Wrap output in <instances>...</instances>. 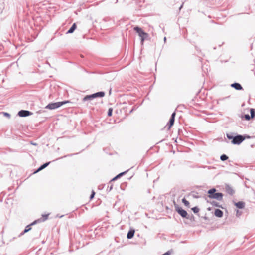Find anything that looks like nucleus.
<instances>
[{
  "label": "nucleus",
  "instance_id": "f257e3e1",
  "mask_svg": "<svg viewBox=\"0 0 255 255\" xmlns=\"http://www.w3.org/2000/svg\"><path fill=\"white\" fill-rule=\"evenodd\" d=\"M226 136L228 139L231 140L233 144L239 145L246 139L245 136L234 132L227 133Z\"/></svg>",
  "mask_w": 255,
  "mask_h": 255
},
{
  "label": "nucleus",
  "instance_id": "f03ea898",
  "mask_svg": "<svg viewBox=\"0 0 255 255\" xmlns=\"http://www.w3.org/2000/svg\"><path fill=\"white\" fill-rule=\"evenodd\" d=\"M216 189L213 188L209 190L207 192L209 194L208 197L211 199H215L219 201H221L223 199V194L220 192L216 193Z\"/></svg>",
  "mask_w": 255,
  "mask_h": 255
},
{
  "label": "nucleus",
  "instance_id": "7ed1b4c3",
  "mask_svg": "<svg viewBox=\"0 0 255 255\" xmlns=\"http://www.w3.org/2000/svg\"><path fill=\"white\" fill-rule=\"evenodd\" d=\"M134 30L138 34V35L141 38V43L143 44L144 41L148 37V34L145 32L142 28L138 26L135 27Z\"/></svg>",
  "mask_w": 255,
  "mask_h": 255
},
{
  "label": "nucleus",
  "instance_id": "20e7f679",
  "mask_svg": "<svg viewBox=\"0 0 255 255\" xmlns=\"http://www.w3.org/2000/svg\"><path fill=\"white\" fill-rule=\"evenodd\" d=\"M69 101H61V102H55V103H50L48 104L45 107V108L48 109H50V110L55 109H57V108L62 106L64 104H66L67 103H69Z\"/></svg>",
  "mask_w": 255,
  "mask_h": 255
},
{
  "label": "nucleus",
  "instance_id": "39448f33",
  "mask_svg": "<svg viewBox=\"0 0 255 255\" xmlns=\"http://www.w3.org/2000/svg\"><path fill=\"white\" fill-rule=\"evenodd\" d=\"M175 211L182 217L185 218H190L189 217V214L187 211L181 207H179L177 204L174 202Z\"/></svg>",
  "mask_w": 255,
  "mask_h": 255
},
{
  "label": "nucleus",
  "instance_id": "423d86ee",
  "mask_svg": "<svg viewBox=\"0 0 255 255\" xmlns=\"http://www.w3.org/2000/svg\"><path fill=\"white\" fill-rule=\"evenodd\" d=\"M41 221L40 219H38V220H35L34 222H33L31 224L27 225L25 229L23 231H22L19 235V237H20L21 236H22L23 235H24L25 233L28 232V231H29L31 229V226L32 225H35L36 224V223H39V222Z\"/></svg>",
  "mask_w": 255,
  "mask_h": 255
},
{
  "label": "nucleus",
  "instance_id": "0eeeda50",
  "mask_svg": "<svg viewBox=\"0 0 255 255\" xmlns=\"http://www.w3.org/2000/svg\"><path fill=\"white\" fill-rule=\"evenodd\" d=\"M32 114L33 113L31 112L24 110H21L18 113V115L21 117H26Z\"/></svg>",
  "mask_w": 255,
  "mask_h": 255
},
{
  "label": "nucleus",
  "instance_id": "6e6552de",
  "mask_svg": "<svg viewBox=\"0 0 255 255\" xmlns=\"http://www.w3.org/2000/svg\"><path fill=\"white\" fill-rule=\"evenodd\" d=\"M225 189L227 193L230 195H233L235 193L234 189L229 185H226Z\"/></svg>",
  "mask_w": 255,
  "mask_h": 255
},
{
  "label": "nucleus",
  "instance_id": "1a4fd4ad",
  "mask_svg": "<svg viewBox=\"0 0 255 255\" xmlns=\"http://www.w3.org/2000/svg\"><path fill=\"white\" fill-rule=\"evenodd\" d=\"M231 87L237 90H241L243 89L241 85L239 83L235 82L234 83H232L231 85Z\"/></svg>",
  "mask_w": 255,
  "mask_h": 255
},
{
  "label": "nucleus",
  "instance_id": "9d476101",
  "mask_svg": "<svg viewBox=\"0 0 255 255\" xmlns=\"http://www.w3.org/2000/svg\"><path fill=\"white\" fill-rule=\"evenodd\" d=\"M105 93L103 91H99L94 94H92V95H93L94 99L96 98L103 97L105 96Z\"/></svg>",
  "mask_w": 255,
  "mask_h": 255
},
{
  "label": "nucleus",
  "instance_id": "9b49d317",
  "mask_svg": "<svg viewBox=\"0 0 255 255\" xmlns=\"http://www.w3.org/2000/svg\"><path fill=\"white\" fill-rule=\"evenodd\" d=\"M50 163V162H46L43 164H42V165H41L34 172V173H36L39 171H40L41 170L44 169V168H45L46 167H47Z\"/></svg>",
  "mask_w": 255,
  "mask_h": 255
},
{
  "label": "nucleus",
  "instance_id": "f8f14e48",
  "mask_svg": "<svg viewBox=\"0 0 255 255\" xmlns=\"http://www.w3.org/2000/svg\"><path fill=\"white\" fill-rule=\"evenodd\" d=\"M214 214L216 217L221 218L223 216V212L220 209H216L215 210Z\"/></svg>",
  "mask_w": 255,
  "mask_h": 255
},
{
  "label": "nucleus",
  "instance_id": "ddd939ff",
  "mask_svg": "<svg viewBox=\"0 0 255 255\" xmlns=\"http://www.w3.org/2000/svg\"><path fill=\"white\" fill-rule=\"evenodd\" d=\"M135 233L134 229H130L128 233L127 237L128 239H130L133 238Z\"/></svg>",
  "mask_w": 255,
  "mask_h": 255
},
{
  "label": "nucleus",
  "instance_id": "4468645a",
  "mask_svg": "<svg viewBox=\"0 0 255 255\" xmlns=\"http://www.w3.org/2000/svg\"><path fill=\"white\" fill-rule=\"evenodd\" d=\"M77 28L75 23H73L70 28L67 31L66 34H71L74 32Z\"/></svg>",
  "mask_w": 255,
  "mask_h": 255
},
{
  "label": "nucleus",
  "instance_id": "2eb2a0df",
  "mask_svg": "<svg viewBox=\"0 0 255 255\" xmlns=\"http://www.w3.org/2000/svg\"><path fill=\"white\" fill-rule=\"evenodd\" d=\"M235 205L239 209H243L245 207V203L243 201H239L235 203Z\"/></svg>",
  "mask_w": 255,
  "mask_h": 255
},
{
  "label": "nucleus",
  "instance_id": "dca6fc26",
  "mask_svg": "<svg viewBox=\"0 0 255 255\" xmlns=\"http://www.w3.org/2000/svg\"><path fill=\"white\" fill-rule=\"evenodd\" d=\"M93 99H94V98L93 97V95H92V94L88 95L85 96L83 98L82 101L83 102H85V101H91Z\"/></svg>",
  "mask_w": 255,
  "mask_h": 255
},
{
  "label": "nucleus",
  "instance_id": "f3484780",
  "mask_svg": "<svg viewBox=\"0 0 255 255\" xmlns=\"http://www.w3.org/2000/svg\"><path fill=\"white\" fill-rule=\"evenodd\" d=\"M128 171V170L127 171H124V172H121L120 173H119V174H118L117 175H116L115 177H114L111 181H115L116 180H117L118 179L120 178L121 177H122L123 175H125L127 172Z\"/></svg>",
  "mask_w": 255,
  "mask_h": 255
},
{
  "label": "nucleus",
  "instance_id": "a211bd4d",
  "mask_svg": "<svg viewBox=\"0 0 255 255\" xmlns=\"http://www.w3.org/2000/svg\"><path fill=\"white\" fill-rule=\"evenodd\" d=\"M175 119L173 118H170L168 123L167 124V126H168V129H170L171 127L173 125L174 123Z\"/></svg>",
  "mask_w": 255,
  "mask_h": 255
},
{
  "label": "nucleus",
  "instance_id": "6ab92c4d",
  "mask_svg": "<svg viewBox=\"0 0 255 255\" xmlns=\"http://www.w3.org/2000/svg\"><path fill=\"white\" fill-rule=\"evenodd\" d=\"M207 202L210 203L213 206L222 208L221 205H220V203L215 201L209 202L208 200H207Z\"/></svg>",
  "mask_w": 255,
  "mask_h": 255
},
{
  "label": "nucleus",
  "instance_id": "aec40b11",
  "mask_svg": "<svg viewBox=\"0 0 255 255\" xmlns=\"http://www.w3.org/2000/svg\"><path fill=\"white\" fill-rule=\"evenodd\" d=\"M220 158L221 160L224 161L227 160L228 159V157L226 154H222V155H221Z\"/></svg>",
  "mask_w": 255,
  "mask_h": 255
},
{
  "label": "nucleus",
  "instance_id": "412c9836",
  "mask_svg": "<svg viewBox=\"0 0 255 255\" xmlns=\"http://www.w3.org/2000/svg\"><path fill=\"white\" fill-rule=\"evenodd\" d=\"M250 114H251L250 116L252 118H253L255 117V111L254 109H253V108L250 109Z\"/></svg>",
  "mask_w": 255,
  "mask_h": 255
},
{
  "label": "nucleus",
  "instance_id": "4be33fe9",
  "mask_svg": "<svg viewBox=\"0 0 255 255\" xmlns=\"http://www.w3.org/2000/svg\"><path fill=\"white\" fill-rule=\"evenodd\" d=\"M48 216H49V214L42 215V219H39L41 221H40L39 222H40L42 221H45V220H46L47 219Z\"/></svg>",
  "mask_w": 255,
  "mask_h": 255
},
{
  "label": "nucleus",
  "instance_id": "5701e85b",
  "mask_svg": "<svg viewBox=\"0 0 255 255\" xmlns=\"http://www.w3.org/2000/svg\"><path fill=\"white\" fill-rule=\"evenodd\" d=\"M182 201L186 206L189 207L190 203L185 198L182 199Z\"/></svg>",
  "mask_w": 255,
  "mask_h": 255
},
{
  "label": "nucleus",
  "instance_id": "b1692460",
  "mask_svg": "<svg viewBox=\"0 0 255 255\" xmlns=\"http://www.w3.org/2000/svg\"><path fill=\"white\" fill-rule=\"evenodd\" d=\"M191 209L192 211L195 214L198 213L199 211V208L198 207H193Z\"/></svg>",
  "mask_w": 255,
  "mask_h": 255
},
{
  "label": "nucleus",
  "instance_id": "393cba45",
  "mask_svg": "<svg viewBox=\"0 0 255 255\" xmlns=\"http://www.w3.org/2000/svg\"><path fill=\"white\" fill-rule=\"evenodd\" d=\"M113 109L110 108L108 109L107 115L108 116H111L112 115Z\"/></svg>",
  "mask_w": 255,
  "mask_h": 255
},
{
  "label": "nucleus",
  "instance_id": "a878e982",
  "mask_svg": "<svg viewBox=\"0 0 255 255\" xmlns=\"http://www.w3.org/2000/svg\"><path fill=\"white\" fill-rule=\"evenodd\" d=\"M4 9V4L3 2H0V9L2 10L1 13L2 12V10Z\"/></svg>",
  "mask_w": 255,
  "mask_h": 255
},
{
  "label": "nucleus",
  "instance_id": "bb28decb",
  "mask_svg": "<svg viewBox=\"0 0 255 255\" xmlns=\"http://www.w3.org/2000/svg\"><path fill=\"white\" fill-rule=\"evenodd\" d=\"M244 118L247 121H249L251 119V118H252L251 117L249 114H245L244 115Z\"/></svg>",
  "mask_w": 255,
  "mask_h": 255
},
{
  "label": "nucleus",
  "instance_id": "cd10ccee",
  "mask_svg": "<svg viewBox=\"0 0 255 255\" xmlns=\"http://www.w3.org/2000/svg\"><path fill=\"white\" fill-rule=\"evenodd\" d=\"M95 195V192H94V190H92L91 194L90 195V200L92 199L94 197Z\"/></svg>",
  "mask_w": 255,
  "mask_h": 255
},
{
  "label": "nucleus",
  "instance_id": "c85d7f7f",
  "mask_svg": "<svg viewBox=\"0 0 255 255\" xmlns=\"http://www.w3.org/2000/svg\"><path fill=\"white\" fill-rule=\"evenodd\" d=\"M2 113L3 114V115L4 116L7 117L8 118H10V114L7 113V112H2Z\"/></svg>",
  "mask_w": 255,
  "mask_h": 255
},
{
  "label": "nucleus",
  "instance_id": "c756f323",
  "mask_svg": "<svg viewBox=\"0 0 255 255\" xmlns=\"http://www.w3.org/2000/svg\"><path fill=\"white\" fill-rule=\"evenodd\" d=\"M172 252V251H168L167 252L164 253L162 255H170L171 254Z\"/></svg>",
  "mask_w": 255,
  "mask_h": 255
},
{
  "label": "nucleus",
  "instance_id": "7c9ffc66",
  "mask_svg": "<svg viewBox=\"0 0 255 255\" xmlns=\"http://www.w3.org/2000/svg\"><path fill=\"white\" fill-rule=\"evenodd\" d=\"M189 217L190 218H186V219H189L191 221H192V220H194V216L192 214L191 215H189Z\"/></svg>",
  "mask_w": 255,
  "mask_h": 255
},
{
  "label": "nucleus",
  "instance_id": "2f4dec72",
  "mask_svg": "<svg viewBox=\"0 0 255 255\" xmlns=\"http://www.w3.org/2000/svg\"><path fill=\"white\" fill-rule=\"evenodd\" d=\"M175 115H176V113H175V112H174L172 114V115H171V116L170 118H173V119H175Z\"/></svg>",
  "mask_w": 255,
  "mask_h": 255
},
{
  "label": "nucleus",
  "instance_id": "473e14b6",
  "mask_svg": "<svg viewBox=\"0 0 255 255\" xmlns=\"http://www.w3.org/2000/svg\"><path fill=\"white\" fill-rule=\"evenodd\" d=\"M244 136H245V137H246V138H247V139H249V138H251V137H250L249 135H244Z\"/></svg>",
  "mask_w": 255,
  "mask_h": 255
},
{
  "label": "nucleus",
  "instance_id": "72a5a7b5",
  "mask_svg": "<svg viewBox=\"0 0 255 255\" xmlns=\"http://www.w3.org/2000/svg\"><path fill=\"white\" fill-rule=\"evenodd\" d=\"M108 187L109 188V191H111L112 189L113 185H111L110 187L109 186Z\"/></svg>",
  "mask_w": 255,
  "mask_h": 255
},
{
  "label": "nucleus",
  "instance_id": "f704fd0d",
  "mask_svg": "<svg viewBox=\"0 0 255 255\" xmlns=\"http://www.w3.org/2000/svg\"><path fill=\"white\" fill-rule=\"evenodd\" d=\"M134 110V109L133 108L130 111V113H132L133 112V111Z\"/></svg>",
  "mask_w": 255,
  "mask_h": 255
},
{
  "label": "nucleus",
  "instance_id": "c9c22d12",
  "mask_svg": "<svg viewBox=\"0 0 255 255\" xmlns=\"http://www.w3.org/2000/svg\"><path fill=\"white\" fill-rule=\"evenodd\" d=\"M166 37H165L164 38V42H165V41H166Z\"/></svg>",
  "mask_w": 255,
  "mask_h": 255
},
{
  "label": "nucleus",
  "instance_id": "e433bc0d",
  "mask_svg": "<svg viewBox=\"0 0 255 255\" xmlns=\"http://www.w3.org/2000/svg\"><path fill=\"white\" fill-rule=\"evenodd\" d=\"M183 6V4L181 5L180 7L179 8V9L180 10L181 9V8Z\"/></svg>",
  "mask_w": 255,
  "mask_h": 255
}]
</instances>
